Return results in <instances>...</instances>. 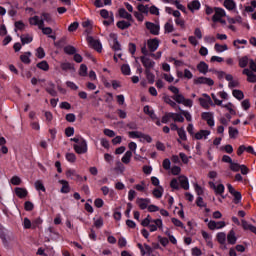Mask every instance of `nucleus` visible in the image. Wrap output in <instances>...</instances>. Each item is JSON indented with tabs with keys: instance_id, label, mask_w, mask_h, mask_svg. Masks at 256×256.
Masks as SVG:
<instances>
[{
	"instance_id": "obj_1",
	"label": "nucleus",
	"mask_w": 256,
	"mask_h": 256,
	"mask_svg": "<svg viewBox=\"0 0 256 256\" xmlns=\"http://www.w3.org/2000/svg\"><path fill=\"white\" fill-rule=\"evenodd\" d=\"M74 151L78 153V155H83L84 153H87V141L85 139L81 138V141L79 144H74Z\"/></svg>"
},
{
	"instance_id": "obj_2",
	"label": "nucleus",
	"mask_w": 256,
	"mask_h": 256,
	"mask_svg": "<svg viewBox=\"0 0 256 256\" xmlns=\"http://www.w3.org/2000/svg\"><path fill=\"white\" fill-rule=\"evenodd\" d=\"M227 188H228V191L231 195L234 196V203L235 205H239V203H241V199H242V195H241V192L239 191H236L235 188H233V185L231 184H227Z\"/></svg>"
},
{
	"instance_id": "obj_3",
	"label": "nucleus",
	"mask_w": 256,
	"mask_h": 256,
	"mask_svg": "<svg viewBox=\"0 0 256 256\" xmlns=\"http://www.w3.org/2000/svg\"><path fill=\"white\" fill-rule=\"evenodd\" d=\"M194 85H208V87H213V85H215V81L211 78L201 76L194 79Z\"/></svg>"
},
{
	"instance_id": "obj_4",
	"label": "nucleus",
	"mask_w": 256,
	"mask_h": 256,
	"mask_svg": "<svg viewBox=\"0 0 256 256\" xmlns=\"http://www.w3.org/2000/svg\"><path fill=\"white\" fill-rule=\"evenodd\" d=\"M87 41L89 45H91V47L95 49V51H97L98 53H101V51L103 50V46L101 45V42L99 40H95L93 36H88Z\"/></svg>"
},
{
	"instance_id": "obj_5",
	"label": "nucleus",
	"mask_w": 256,
	"mask_h": 256,
	"mask_svg": "<svg viewBox=\"0 0 256 256\" xmlns=\"http://www.w3.org/2000/svg\"><path fill=\"white\" fill-rule=\"evenodd\" d=\"M140 61L142 65L145 67V71H151V69L155 67V61L150 60L147 56H141Z\"/></svg>"
},
{
	"instance_id": "obj_6",
	"label": "nucleus",
	"mask_w": 256,
	"mask_h": 256,
	"mask_svg": "<svg viewBox=\"0 0 256 256\" xmlns=\"http://www.w3.org/2000/svg\"><path fill=\"white\" fill-rule=\"evenodd\" d=\"M0 239H2L3 245L6 249H11V245L9 244V241H11V237H8L5 234V227L0 224Z\"/></svg>"
},
{
	"instance_id": "obj_7",
	"label": "nucleus",
	"mask_w": 256,
	"mask_h": 256,
	"mask_svg": "<svg viewBox=\"0 0 256 256\" xmlns=\"http://www.w3.org/2000/svg\"><path fill=\"white\" fill-rule=\"evenodd\" d=\"M215 14L212 17V21L214 23H217L218 21H220L221 17H225V10L222 8H214Z\"/></svg>"
},
{
	"instance_id": "obj_8",
	"label": "nucleus",
	"mask_w": 256,
	"mask_h": 256,
	"mask_svg": "<svg viewBox=\"0 0 256 256\" xmlns=\"http://www.w3.org/2000/svg\"><path fill=\"white\" fill-rule=\"evenodd\" d=\"M147 45H148L149 51L151 53H155V50L159 49V39L157 38L149 39L147 41Z\"/></svg>"
},
{
	"instance_id": "obj_9",
	"label": "nucleus",
	"mask_w": 256,
	"mask_h": 256,
	"mask_svg": "<svg viewBox=\"0 0 256 256\" xmlns=\"http://www.w3.org/2000/svg\"><path fill=\"white\" fill-rule=\"evenodd\" d=\"M146 29H148L152 35H159V25L153 22H146Z\"/></svg>"
},
{
	"instance_id": "obj_10",
	"label": "nucleus",
	"mask_w": 256,
	"mask_h": 256,
	"mask_svg": "<svg viewBox=\"0 0 256 256\" xmlns=\"http://www.w3.org/2000/svg\"><path fill=\"white\" fill-rule=\"evenodd\" d=\"M223 227H225V221L215 222L211 220L208 222V228L211 231H215V229H223Z\"/></svg>"
},
{
	"instance_id": "obj_11",
	"label": "nucleus",
	"mask_w": 256,
	"mask_h": 256,
	"mask_svg": "<svg viewBox=\"0 0 256 256\" xmlns=\"http://www.w3.org/2000/svg\"><path fill=\"white\" fill-rule=\"evenodd\" d=\"M29 23H30V25H37L38 29H43V27H44L43 20H41L39 18V16H34V17L30 18Z\"/></svg>"
},
{
	"instance_id": "obj_12",
	"label": "nucleus",
	"mask_w": 256,
	"mask_h": 256,
	"mask_svg": "<svg viewBox=\"0 0 256 256\" xmlns=\"http://www.w3.org/2000/svg\"><path fill=\"white\" fill-rule=\"evenodd\" d=\"M189 11H191V13H193L194 11H199V9H201V3H199L198 0H194L190 3H188L187 5Z\"/></svg>"
},
{
	"instance_id": "obj_13",
	"label": "nucleus",
	"mask_w": 256,
	"mask_h": 256,
	"mask_svg": "<svg viewBox=\"0 0 256 256\" xmlns=\"http://www.w3.org/2000/svg\"><path fill=\"white\" fill-rule=\"evenodd\" d=\"M178 181L185 191H189V179H187L186 176H180L178 177Z\"/></svg>"
},
{
	"instance_id": "obj_14",
	"label": "nucleus",
	"mask_w": 256,
	"mask_h": 256,
	"mask_svg": "<svg viewBox=\"0 0 256 256\" xmlns=\"http://www.w3.org/2000/svg\"><path fill=\"white\" fill-rule=\"evenodd\" d=\"M197 69L199 73H202L203 75H207V73L209 72V65H207V63H205L204 61H201L197 65Z\"/></svg>"
},
{
	"instance_id": "obj_15",
	"label": "nucleus",
	"mask_w": 256,
	"mask_h": 256,
	"mask_svg": "<svg viewBox=\"0 0 256 256\" xmlns=\"http://www.w3.org/2000/svg\"><path fill=\"white\" fill-rule=\"evenodd\" d=\"M209 135H211V131L209 130H200L199 132H197L194 137L195 139H197L198 141L203 139H207V137H209Z\"/></svg>"
},
{
	"instance_id": "obj_16",
	"label": "nucleus",
	"mask_w": 256,
	"mask_h": 256,
	"mask_svg": "<svg viewBox=\"0 0 256 256\" xmlns=\"http://www.w3.org/2000/svg\"><path fill=\"white\" fill-rule=\"evenodd\" d=\"M119 16L121 19H127V21H133V16L125 10V8L119 9Z\"/></svg>"
},
{
	"instance_id": "obj_17",
	"label": "nucleus",
	"mask_w": 256,
	"mask_h": 256,
	"mask_svg": "<svg viewBox=\"0 0 256 256\" xmlns=\"http://www.w3.org/2000/svg\"><path fill=\"white\" fill-rule=\"evenodd\" d=\"M227 241L230 245L237 243V236H235V230H230L227 235Z\"/></svg>"
},
{
	"instance_id": "obj_18",
	"label": "nucleus",
	"mask_w": 256,
	"mask_h": 256,
	"mask_svg": "<svg viewBox=\"0 0 256 256\" xmlns=\"http://www.w3.org/2000/svg\"><path fill=\"white\" fill-rule=\"evenodd\" d=\"M40 21H43V25H45V22L46 23H53V17L49 13L43 12L41 14Z\"/></svg>"
},
{
	"instance_id": "obj_19",
	"label": "nucleus",
	"mask_w": 256,
	"mask_h": 256,
	"mask_svg": "<svg viewBox=\"0 0 256 256\" xmlns=\"http://www.w3.org/2000/svg\"><path fill=\"white\" fill-rule=\"evenodd\" d=\"M144 113L146 115H149V117L155 121V119H157V115L155 114V111L151 110V108L149 107V105H146L144 106V109H143Z\"/></svg>"
},
{
	"instance_id": "obj_20",
	"label": "nucleus",
	"mask_w": 256,
	"mask_h": 256,
	"mask_svg": "<svg viewBox=\"0 0 256 256\" xmlns=\"http://www.w3.org/2000/svg\"><path fill=\"white\" fill-rule=\"evenodd\" d=\"M15 194L20 199H24V197H26L28 195V192H27V189H25V188L17 187V188H15Z\"/></svg>"
},
{
	"instance_id": "obj_21",
	"label": "nucleus",
	"mask_w": 256,
	"mask_h": 256,
	"mask_svg": "<svg viewBox=\"0 0 256 256\" xmlns=\"http://www.w3.org/2000/svg\"><path fill=\"white\" fill-rule=\"evenodd\" d=\"M163 186H158V188H155L152 192V195L156 198V199H161L163 197Z\"/></svg>"
},
{
	"instance_id": "obj_22",
	"label": "nucleus",
	"mask_w": 256,
	"mask_h": 256,
	"mask_svg": "<svg viewBox=\"0 0 256 256\" xmlns=\"http://www.w3.org/2000/svg\"><path fill=\"white\" fill-rule=\"evenodd\" d=\"M216 239L220 245H225V242L227 241V234H225V232H219Z\"/></svg>"
},
{
	"instance_id": "obj_23",
	"label": "nucleus",
	"mask_w": 256,
	"mask_h": 256,
	"mask_svg": "<svg viewBox=\"0 0 256 256\" xmlns=\"http://www.w3.org/2000/svg\"><path fill=\"white\" fill-rule=\"evenodd\" d=\"M62 71H75V66L72 63L64 62L60 65Z\"/></svg>"
},
{
	"instance_id": "obj_24",
	"label": "nucleus",
	"mask_w": 256,
	"mask_h": 256,
	"mask_svg": "<svg viewBox=\"0 0 256 256\" xmlns=\"http://www.w3.org/2000/svg\"><path fill=\"white\" fill-rule=\"evenodd\" d=\"M224 7L228 9V11H233L237 7V4L233 0H225Z\"/></svg>"
},
{
	"instance_id": "obj_25",
	"label": "nucleus",
	"mask_w": 256,
	"mask_h": 256,
	"mask_svg": "<svg viewBox=\"0 0 256 256\" xmlns=\"http://www.w3.org/2000/svg\"><path fill=\"white\" fill-rule=\"evenodd\" d=\"M116 25L118 29H121L123 31L125 29H129V27L131 26V23L125 20H121V21H118Z\"/></svg>"
},
{
	"instance_id": "obj_26",
	"label": "nucleus",
	"mask_w": 256,
	"mask_h": 256,
	"mask_svg": "<svg viewBox=\"0 0 256 256\" xmlns=\"http://www.w3.org/2000/svg\"><path fill=\"white\" fill-rule=\"evenodd\" d=\"M131 157H133V152L129 150L122 157V163H125V165H128V163H131Z\"/></svg>"
},
{
	"instance_id": "obj_27",
	"label": "nucleus",
	"mask_w": 256,
	"mask_h": 256,
	"mask_svg": "<svg viewBox=\"0 0 256 256\" xmlns=\"http://www.w3.org/2000/svg\"><path fill=\"white\" fill-rule=\"evenodd\" d=\"M59 183H61L62 188H61V193H69L71 191V188L69 187V182L66 180H60Z\"/></svg>"
},
{
	"instance_id": "obj_28",
	"label": "nucleus",
	"mask_w": 256,
	"mask_h": 256,
	"mask_svg": "<svg viewBox=\"0 0 256 256\" xmlns=\"http://www.w3.org/2000/svg\"><path fill=\"white\" fill-rule=\"evenodd\" d=\"M145 75L148 83H150V85H153V83H155V74L151 73V70H145Z\"/></svg>"
},
{
	"instance_id": "obj_29",
	"label": "nucleus",
	"mask_w": 256,
	"mask_h": 256,
	"mask_svg": "<svg viewBox=\"0 0 256 256\" xmlns=\"http://www.w3.org/2000/svg\"><path fill=\"white\" fill-rule=\"evenodd\" d=\"M21 43L22 45H27L28 43H31L33 41V37H31L29 34H23L21 37Z\"/></svg>"
},
{
	"instance_id": "obj_30",
	"label": "nucleus",
	"mask_w": 256,
	"mask_h": 256,
	"mask_svg": "<svg viewBox=\"0 0 256 256\" xmlns=\"http://www.w3.org/2000/svg\"><path fill=\"white\" fill-rule=\"evenodd\" d=\"M64 53L67 55H75L77 53V49L72 45H68L64 47Z\"/></svg>"
},
{
	"instance_id": "obj_31",
	"label": "nucleus",
	"mask_w": 256,
	"mask_h": 256,
	"mask_svg": "<svg viewBox=\"0 0 256 256\" xmlns=\"http://www.w3.org/2000/svg\"><path fill=\"white\" fill-rule=\"evenodd\" d=\"M251 60H249V57L244 56L242 58L239 59V67H241V69H245V67H247V65H249V62Z\"/></svg>"
},
{
	"instance_id": "obj_32",
	"label": "nucleus",
	"mask_w": 256,
	"mask_h": 256,
	"mask_svg": "<svg viewBox=\"0 0 256 256\" xmlns=\"http://www.w3.org/2000/svg\"><path fill=\"white\" fill-rule=\"evenodd\" d=\"M232 95L235 97V99H238V101H241L245 98V94H243V91L241 90H233Z\"/></svg>"
},
{
	"instance_id": "obj_33",
	"label": "nucleus",
	"mask_w": 256,
	"mask_h": 256,
	"mask_svg": "<svg viewBox=\"0 0 256 256\" xmlns=\"http://www.w3.org/2000/svg\"><path fill=\"white\" fill-rule=\"evenodd\" d=\"M29 57H31V52H26L24 55L20 56V60L22 63L29 65V63H31V59Z\"/></svg>"
},
{
	"instance_id": "obj_34",
	"label": "nucleus",
	"mask_w": 256,
	"mask_h": 256,
	"mask_svg": "<svg viewBox=\"0 0 256 256\" xmlns=\"http://www.w3.org/2000/svg\"><path fill=\"white\" fill-rule=\"evenodd\" d=\"M237 135H239V130L237 128L229 127V137L230 139H237Z\"/></svg>"
},
{
	"instance_id": "obj_35",
	"label": "nucleus",
	"mask_w": 256,
	"mask_h": 256,
	"mask_svg": "<svg viewBox=\"0 0 256 256\" xmlns=\"http://www.w3.org/2000/svg\"><path fill=\"white\" fill-rule=\"evenodd\" d=\"M36 67H38V69H41L42 71H49V63H47V61L45 60L38 63Z\"/></svg>"
},
{
	"instance_id": "obj_36",
	"label": "nucleus",
	"mask_w": 256,
	"mask_h": 256,
	"mask_svg": "<svg viewBox=\"0 0 256 256\" xmlns=\"http://www.w3.org/2000/svg\"><path fill=\"white\" fill-rule=\"evenodd\" d=\"M170 119H175V113L169 112L162 117V123H169Z\"/></svg>"
},
{
	"instance_id": "obj_37",
	"label": "nucleus",
	"mask_w": 256,
	"mask_h": 256,
	"mask_svg": "<svg viewBox=\"0 0 256 256\" xmlns=\"http://www.w3.org/2000/svg\"><path fill=\"white\" fill-rule=\"evenodd\" d=\"M137 9L139 11V13H144L145 15H147L149 13V5H143V4H139L137 6Z\"/></svg>"
},
{
	"instance_id": "obj_38",
	"label": "nucleus",
	"mask_w": 256,
	"mask_h": 256,
	"mask_svg": "<svg viewBox=\"0 0 256 256\" xmlns=\"http://www.w3.org/2000/svg\"><path fill=\"white\" fill-rule=\"evenodd\" d=\"M198 101L201 107H203L204 109H209V106L211 105V102H209V100H206L205 98H199Z\"/></svg>"
},
{
	"instance_id": "obj_39",
	"label": "nucleus",
	"mask_w": 256,
	"mask_h": 256,
	"mask_svg": "<svg viewBox=\"0 0 256 256\" xmlns=\"http://www.w3.org/2000/svg\"><path fill=\"white\" fill-rule=\"evenodd\" d=\"M178 110L180 111L181 115H183L185 117L186 121H189V122L192 121L191 113L181 109V107H178Z\"/></svg>"
},
{
	"instance_id": "obj_40",
	"label": "nucleus",
	"mask_w": 256,
	"mask_h": 256,
	"mask_svg": "<svg viewBox=\"0 0 256 256\" xmlns=\"http://www.w3.org/2000/svg\"><path fill=\"white\" fill-rule=\"evenodd\" d=\"M129 137L132 139H141L143 137V133L139 131H131L129 132Z\"/></svg>"
},
{
	"instance_id": "obj_41",
	"label": "nucleus",
	"mask_w": 256,
	"mask_h": 256,
	"mask_svg": "<svg viewBox=\"0 0 256 256\" xmlns=\"http://www.w3.org/2000/svg\"><path fill=\"white\" fill-rule=\"evenodd\" d=\"M164 31L165 33H173V31H175V27L173 26V24H171V22H167L164 25Z\"/></svg>"
},
{
	"instance_id": "obj_42",
	"label": "nucleus",
	"mask_w": 256,
	"mask_h": 256,
	"mask_svg": "<svg viewBox=\"0 0 256 256\" xmlns=\"http://www.w3.org/2000/svg\"><path fill=\"white\" fill-rule=\"evenodd\" d=\"M214 192L216 195H223V193H225V186L223 184H219L216 186Z\"/></svg>"
},
{
	"instance_id": "obj_43",
	"label": "nucleus",
	"mask_w": 256,
	"mask_h": 256,
	"mask_svg": "<svg viewBox=\"0 0 256 256\" xmlns=\"http://www.w3.org/2000/svg\"><path fill=\"white\" fill-rule=\"evenodd\" d=\"M214 49L217 53H223V51H227L228 47L227 45L215 44Z\"/></svg>"
},
{
	"instance_id": "obj_44",
	"label": "nucleus",
	"mask_w": 256,
	"mask_h": 256,
	"mask_svg": "<svg viewBox=\"0 0 256 256\" xmlns=\"http://www.w3.org/2000/svg\"><path fill=\"white\" fill-rule=\"evenodd\" d=\"M172 98L174 99V101H176V103L179 104H183V102L185 101V96H183V94L174 95Z\"/></svg>"
},
{
	"instance_id": "obj_45",
	"label": "nucleus",
	"mask_w": 256,
	"mask_h": 256,
	"mask_svg": "<svg viewBox=\"0 0 256 256\" xmlns=\"http://www.w3.org/2000/svg\"><path fill=\"white\" fill-rule=\"evenodd\" d=\"M79 75L81 77H87V65H85V64L80 65Z\"/></svg>"
},
{
	"instance_id": "obj_46",
	"label": "nucleus",
	"mask_w": 256,
	"mask_h": 256,
	"mask_svg": "<svg viewBox=\"0 0 256 256\" xmlns=\"http://www.w3.org/2000/svg\"><path fill=\"white\" fill-rule=\"evenodd\" d=\"M177 133H178V136L180 137V139H182V141H187V133H185L184 128L178 129Z\"/></svg>"
},
{
	"instance_id": "obj_47",
	"label": "nucleus",
	"mask_w": 256,
	"mask_h": 256,
	"mask_svg": "<svg viewBox=\"0 0 256 256\" xmlns=\"http://www.w3.org/2000/svg\"><path fill=\"white\" fill-rule=\"evenodd\" d=\"M52 88H46L47 93L51 95L52 97H57V91L55 90V84H50Z\"/></svg>"
},
{
	"instance_id": "obj_48",
	"label": "nucleus",
	"mask_w": 256,
	"mask_h": 256,
	"mask_svg": "<svg viewBox=\"0 0 256 256\" xmlns=\"http://www.w3.org/2000/svg\"><path fill=\"white\" fill-rule=\"evenodd\" d=\"M66 159L69 163H75V161H77V156H75V153H66Z\"/></svg>"
},
{
	"instance_id": "obj_49",
	"label": "nucleus",
	"mask_w": 256,
	"mask_h": 256,
	"mask_svg": "<svg viewBox=\"0 0 256 256\" xmlns=\"http://www.w3.org/2000/svg\"><path fill=\"white\" fill-rule=\"evenodd\" d=\"M231 171H234V173H237L238 171H241V165L239 163L232 162L230 164Z\"/></svg>"
},
{
	"instance_id": "obj_50",
	"label": "nucleus",
	"mask_w": 256,
	"mask_h": 256,
	"mask_svg": "<svg viewBox=\"0 0 256 256\" xmlns=\"http://www.w3.org/2000/svg\"><path fill=\"white\" fill-rule=\"evenodd\" d=\"M121 71H122L123 75H131V68L129 67L128 64L122 65Z\"/></svg>"
},
{
	"instance_id": "obj_51",
	"label": "nucleus",
	"mask_w": 256,
	"mask_h": 256,
	"mask_svg": "<svg viewBox=\"0 0 256 256\" xmlns=\"http://www.w3.org/2000/svg\"><path fill=\"white\" fill-rule=\"evenodd\" d=\"M137 205L140 207V209H147L148 205L143 201V198H137L136 200Z\"/></svg>"
},
{
	"instance_id": "obj_52",
	"label": "nucleus",
	"mask_w": 256,
	"mask_h": 256,
	"mask_svg": "<svg viewBox=\"0 0 256 256\" xmlns=\"http://www.w3.org/2000/svg\"><path fill=\"white\" fill-rule=\"evenodd\" d=\"M35 188L37 189V191L45 192V185H43V182H41V180L35 182Z\"/></svg>"
},
{
	"instance_id": "obj_53",
	"label": "nucleus",
	"mask_w": 256,
	"mask_h": 256,
	"mask_svg": "<svg viewBox=\"0 0 256 256\" xmlns=\"http://www.w3.org/2000/svg\"><path fill=\"white\" fill-rule=\"evenodd\" d=\"M36 56L38 57V59H43L45 57V50L43 49V47L37 48Z\"/></svg>"
},
{
	"instance_id": "obj_54",
	"label": "nucleus",
	"mask_w": 256,
	"mask_h": 256,
	"mask_svg": "<svg viewBox=\"0 0 256 256\" xmlns=\"http://www.w3.org/2000/svg\"><path fill=\"white\" fill-rule=\"evenodd\" d=\"M201 117H202V119L204 121H209L210 119H213V113H211V112H203Z\"/></svg>"
},
{
	"instance_id": "obj_55",
	"label": "nucleus",
	"mask_w": 256,
	"mask_h": 256,
	"mask_svg": "<svg viewBox=\"0 0 256 256\" xmlns=\"http://www.w3.org/2000/svg\"><path fill=\"white\" fill-rule=\"evenodd\" d=\"M34 208H35V205H33L31 201H26L24 203L25 211H33Z\"/></svg>"
},
{
	"instance_id": "obj_56",
	"label": "nucleus",
	"mask_w": 256,
	"mask_h": 256,
	"mask_svg": "<svg viewBox=\"0 0 256 256\" xmlns=\"http://www.w3.org/2000/svg\"><path fill=\"white\" fill-rule=\"evenodd\" d=\"M77 29H79V22H74L68 27V31L70 33H73V31H77Z\"/></svg>"
},
{
	"instance_id": "obj_57",
	"label": "nucleus",
	"mask_w": 256,
	"mask_h": 256,
	"mask_svg": "<svg viewBox=\"0 0 256 256\" xmlns=\"http://www.w3.org/2000/svg\"><path fill=\"white\" fill-rule=\"evenodd\" d=\"M15 31H17V29L19 30V31H23V29H25V24L23 23V21H17V22H15Z\"/></svg>"
},
{
	"instance_id": "obj_58",
	"label": "nucleus",
	"mask_w": 256,
	"mask_h": 256,
	"mask_svg": "<svg viewBox=\"0 0 256 256\" xmlns=\"http://www.w3.org/2000/svg\"><path fill=\"white\" fill-rule=\"evenodd\" d=\"M65 119L66 121H68V123H75V119H77V117L75 116V114L70 113L66 115Z\"/></svg>"
},
{
	"instance_id": "obj_59",
	"label": "nucleus",
	"mask_w": 256,
	"mask_h": 256,
	"mask_svg": "<svg viewBox=\"0 0 256 256\" xmlns=\"http://www.w3.org/2000/svg\"><path fill=\"white\" fill-rule=\"evenodd\" d=\"M75 134V128H73V127H67L66 129H65V135H66V137H72V135H74Z\"/></svg>"
},
{
	"instance_id": "obj_60",
	"label": "nucleus",
	"mask_w": 256,
	"mask_h": 256,
	"mask_svg": "<svg viewBox=\"0 0 256 256\" xmlns=\"http://www.w3.org/2000/svg\"><path fill=\"white\" fill-rule=\"evenodd\" d=\"M39 29H41L43 35H51V33H53V29H51V27L42 26V28Z\"/></svg>"
},
{
	"instance_id": "obj_61",
	"label": "nucleus",
	"mask_w": 256,
	"mask_h": 256,
	"mask_svg": "<svg viewBox=\"0 0 256 256\" xmlns=\"http://www.w3.org/2000/svg\"><path fill=\"white\" fill-rule=\"evenodd\" d=\"M164 101H165V103L172 106L173 108L177 107V103H175V101L171 100V98L169 96H165Z\"/></svg>"
},
{
	"instance_id": "obj_62",
	"label": "nucleus",
	"mask_w": 256,
	"mask_h": 256,
	"mask_svg": "<svg viewBox=\"0 0 256 256\" xmlns=\"http://www.w3.org/2000/svg\"><path fill=\"white\" fill-rule=\"evenodd\" d=\"M174 121H177L178 123H183L185 121V118L183 117V114H175L174 118H172Z\"/></svg>"
},
{
	"instance_id": "obj_63",
	"label": "nucleus",
	"mask_w": 256,
	"mask_h": 256,
	"mask_svg": "<svg viewBox=\"0 0 256 256\" xmlns=\"http://www.w3.org/2000/svg\"><path fill=\"white\" fill-rule=\"evenodd\" d=\"M170 187L172 189H176V190H179V182L177 181L176 178L172 179L171 182H170Z\"/></svg>"
},
{
	"instance_id": "obj_64",
	"label": "nucleus",
	"mask_w": 256,
	"mask_h": 256,
	"mask_svg": "<svg viewBox=\"0 0 256 256\" xmlns=\"http://www.w3.org/2000/svg\"><path fill=\"white\" fill-rule=\"evenodd\" d=\"M12 185H21V178L19 176H13L11 178Z\"/></svg>"
}]
</instances>
